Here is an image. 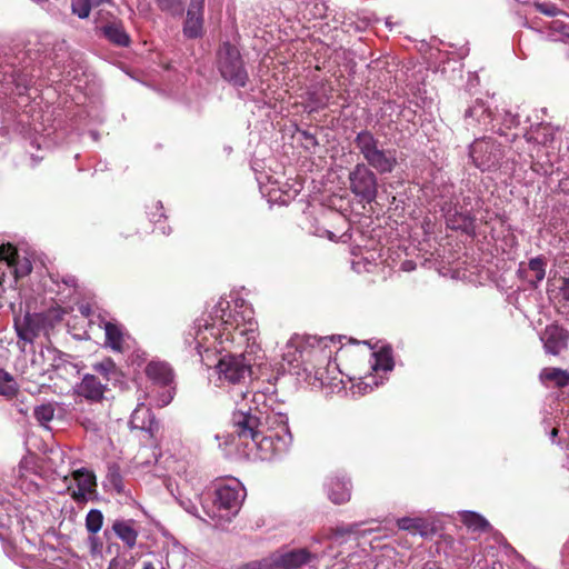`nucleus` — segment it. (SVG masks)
Returning a JSON list of instances; mask_svg holds the SVG:
<instances>
[{
    "instance_id": "f257e3e1",
    "label": "nucleus",
    "mask_w": 569,
    "mask_h": 569,
    "mask_svg": "<svg viewBox=\"0 0 569 569\" xmlns=\"http://www.w3.org/2000/svg\"><path fill=\"white\" fill-rule=\"evenodd\" d=\"M210 319H199L192 328L194 348L202 355V349L220 352L231 348L243 350L240 355H227L216 365V373L221 386L242 385L251 376V367L260 351L258 342V322L250 306L220 299L213 307Z\"/></svg>"
},
{
    "instance_id": "f03ea898",
    "label": "nucleus",
    "mask_w": 569,
    "mask_h": 569,
    "mask_svg": "<svg viewBox=\"0 0 569 569\" xmlns=\"http://www.w3.org/2000/svg\"><path fill=\"white\" fill-rule=\"evenodd\" d=\"M232 441L244 447L243 452L251 455L259 452L261 459H270L272 456L286 450L291 436L288 426L282 422L280 431L266 433L261 421V412L258 410L244 411L238 409L232 416Z\"/></svg>"
},
{
    "instance_id": "7ed1b4c3",
    "label": "nucleus",
    "mask_w": 569,
    "mask_h": 569,
    "mask_svg": "<svg viewBox=\"0 0 569 569\" xmlns=\"http://www.w3.org/2000/svg\"><path fill=\"white\" fill-rule=\"evenodd\" d=\"M355 144L367 161V166L373 168L378 173H390L396 168L397 151L383 149L380 141L369 130L360 131L355 139Z\"/></svg>"
},
{
    "instance_id": "20e7f679",
    "label": "nucleus",
    "mask_w": 569,
    "mask_h": 569,
    "mask_svg": "<svg viewBox=\"0 0 569 569\" xmlns=\"http://www.w3.org/2000/svg\"><path fill=\"white\" fill-rule=\"evenodd\" d=\"M214 497L218 512L206 511L207 516L212 519H230L240 510L246 498V489L239 480L232 478L217 485Z\"/></svg>"
},
{
    "instance_id": "39448f33",
    "label": "nucleus",
    "mask_w": 569,
    "mask_h": 569,
    "mask_svg": "<svg viewBox=\"0 0 569 569\" xmlns=\"http://www.w3.org/2000/svg\"><path fill=\"white\" fill-rule=\"evenodd\" d=\"M218 58L222 78L234 87H244L248 81V73L243 67L239 50L229 42H226L220 47Z\"/></svg>"
},
{
    "instance_id": "423d86ee",
    "label": "nucleus",
    "mask_w": 569,
    "mask_h": 569,
    "mask_svg": "<svg viewBox=\"0 0 569 569\" xmlns=\"http://www.w3.org/2000/svg\"><path fill=\"white\" fill-rule=\"evenodd\" d=\"M349 190L360 202L371 203L378 194L376 173L366 164L357 163L348 176Z\"/></svg>"
},
{
    "instance_id": "0eeeda50",
    "label": "nucleus",
    "mask_w": 569,
    "mask_h": 569,
    "mask_svg": "<svg viewBox=\"0 0 569 569\" xmlns=\"http://www.w3.org/2000/svg\"><path fill=\"white\" fill-rule=\"evenodd\" d=\"M470 157L479 169L483 171L490 170L499 164L502 158V150L495 141L480 139L471 144Z\"/></svg>"
},
{
    "instance_id": "6e6552de",
    "label": "nucleus",
    "mask_w": 569,
    "mask_h": 569,
    "mask_svg": "<svg viewBox=\"0 0 569 569\" xmlns=\"http://www.w3.org/2000/svg\"><path fill=\"white\" fill-rule=\"evenodd\" d=\"M373 361L371 363V369L375 375H369L365 377L359 383L353 386L355 393L365 395L368 391H372L375 387H378L379 382L377 380V375L380 371L388 372L393 368V362L390 355L387 351H381L372 355Z\"/></svg>"
},
{
    "instance_id": "1a4fd4ad",
    "label": "nucleus",
    "mask_w": 569,
    "mask_h": 569,
    "mask_svg": "<svg viewBox=\"0 0 569 569\" xmlns=\"http://www.w3.org/2000/svg\"><path fill=\"white\" fill-rule=\"evenodd\" d=\"M274 569H299L317 559L316 553H311L305 548L292 549L288 551H277L271 553Z\"/></svg>"
},
{
    "instance_id": "9d476101",
    "label": "nucleus",
    "mask_w": 569,
    "mask_h": 569,
    "mask_svg": "<svg viewBox=\"0 0 569 569\" xmlns=\"http://www.w3.org/2000/svg\"><path fill=\"white\" fill-rule=\"evenodd\" d=\"M42 328L43 318L39 313L28 312L22 319H16L14 329L19 338L18 345L20 346L21 341L23 343H33L36 338L40 335Z\"/></svg>"
},
{
    "instance_id": "9b49d317",
    "label": "nucleus",
    "mask_w": 569,
    "mask_h": 569,
    "mask_svg": "<svg viewBox=\"0 0 569 569\" xmlns=\"http://www.w3.org/2000/svg\"><path fill=\"white\" fill-rule=\"evenodd\" d=\"M203 8L204 0H191L187 10L183 24V34L189 39H196L203 32Z\"/></svg>"
},
{
    "instance_id": "f8f14e48",
    "label": "nucleus",
    "mask_w": 569,
    "mask_h": 569,
    "mask_svg": "<svg viewBox=\"0 0 569 569\" xmlns=\"http://www.w3.org/2000/svg\"><path fill=\"white\" fill-rule=\"evenodd\" d=\"M72 476L77 483V489L68 488L72 499L77 502L87 501L89 496L96 491V476L84 468L73 471Z\"/></svg>"
},
{
    "instance_id": "ddd939ff",
    "label": "nucleus",
    "mask_w": 569,
    "mask_h": 569,
    "mask_svg": "<svg viewBox=\"0 0 569 569\" xmlns=\"http://www.w3.org/2000/svg\"><path fill=\"white\" fill-rule=\"evenodd\" d=\"M540 339L546 352L557 356L568 346L569 333L563 328L551 325L541 333Z\"/></svg>"
},
{
    "instance_id": "4468645a",
    "label": "nucleus",
    "mask_w": 569,
    "mask_h": 569,
    "mask_svg": "<svg viewBox=\"0 0 569 569\" xmlns=\"http://www.w3.org/2000/svg\"><path fill=\"white\" fill-rule=\"evenodd\" d=\"M493 122V117L490 110L486 107L485 102L477 99L465 111V123L468 129H488Z\"/></svg>"
},
{
    "instance_id": "2eb2a0df",
    "label": "nucleus",
    "mask_w": 569,
    "mask_h": 569,
    "mask_svg": "<svg viewBox=\"0 0 569 569\" xmlns=\"http://www.w3.org/2000/svg\"><path fill=\"white\" fill-rule=\"evenodd\" d=\"M107 390V383L99 380L96 375L86 373L81 382L77 385L76 392L92 402H99L103 399Z\"/></svg>"
},
{
    "instance_id": "dca6fc26",
    "label": "nucleus",
    "mask_w": 569,
    "mask_h": 569,
    "mask_svg": "<svg viewBox=\"0 0 569 569\" xmlns=\"http://www.w3.org/2000/svg\"><path fill=\"white\" fill-rule=\"evenodd\" d=\"M130 426L132 429L147 431L151 437H153L159 429V425L154 420L151 410L143 405H139L132 412Z\"/></svg>"
},
{
    "instance_id": "f3484780",
    "label": "nucleus",
    "mask_w": 569,
    "mask_h": 569,
    "mask_svg": "<svg viewBox=\"0 0 569 569\" xmlns=\"http://www.w3.org/2000/svg\"><path fill=\"white\" fill-rule=\"evenodd\" d=\"M327 487L328 497L333 503L340 505L349 501L351 496L350 486L345 479H340L338 477L330 478Z\"/></svg>"
},
{
    "instance_id": "a211bd4d",
    "label": "nucleus",
    "mask_w": 569,
    "mask_h": 569,
    "mask_svg": "<svg viewBox=\"0 0 569 569\" xmlns=\"http://www.w3.org/2000/svg\"><path fill=\"white\" fill-rule=\"evenodd\" d=\"M519 122L518 113H515L509 109H502L493 117V122L490 124V128L500 136H507L506 129L510 130L516 128Z\"/></svg>"
},
{
    "instance_id": "6ab92c4d",
    "label": "nucleus",
    "mask_w": 569,
    "mask_h": 569,
    "mask_svg": "<svg viewBox=\"0 0 569 569\" xmlns=\"http://www.w3.org/2000/svg\"><path fill=\"white\" fill-rule=\"evenodd\" d=\"M146 375L153 382L167 386L172 381L173 373L168 363L161 361H151L146 367Z\"/></svg>"
},
{
    "instance_id": "aec40b11",
    "label": "nucleus",
    "mask_w": 569,
    "mask_h": 569,
    "mask_svg": "<svg viewBox=\"0 0 569 569\" xmlns=\"http://www.w3.org/2000/svg\"><path fill=\"white\" fill-rule=\"evenodd\" d=\"M112 529L128 548L131 549L136 546L138 531L134 529L132 520H117L113 522Z\"/></svg>"
},
{
    "instance_id": "412c9836",
    "label": "nucleus",
    "mask_w": 569,
    "mask_h": 569,
    "mask_svg": "<svg viewBox=\"0 0 569 569\" xmlns=\"http://www.w3.org/2000/svg\"><path fill=\"white\" fill-rule=\"evenodd\" d=\"M92 370L106 381L104 383H116L120 380V371L111 358L93 363Z\"/></svg>"
},
{
    "instance_id": "4be33fe9",
    "label": "nucleus",
    "mask_w": 569,
    "mask_h": 569,
    "mask_svg": "<svg viewBox=\"0 0 569 569\" xmlns=\"http://www.w3.org/2000/svg\"><path fill=\"white\" fill-rule=\"evenodd\" d=\"M539 378L543 383L550 382L558 388L566 387L569 385V371L560 368H543L540 371Z\"/></svg>"
},
{
    "instance_id": "5701e85b",
    "label": "nucleus",
    "mask_w": 569,
    "mask_h": 569,
    "mask_svg": "<svg viewBox=\"0 0 569 569\" xmlns=\"http://www.w3.org/2000/svg\"><path fill=\"white\" fill-rule=\"evenodd\" d=\"M292 339L302 342L299 347V358H302L305 362H310L313 356L321 351L320 340L317 337L296 335Z\"/></svg>"
},
{
    "instance_id": "b1692460",
    "label": "nucleus",
    "mask_w": 569,
    "mask_h": 569,
    "mask_svg": "<svg viewBox=\"0 0 569 569\" xmlns=\"http://www.w3.org/2000/svg\"><path fill=\"white\" fill-rule=\"evenodd\" d=\"M104 36L114 44L128 46L130 38L119 22H112L103 27Z\"/></svg>"
},
{
    "instance_id": "393cba45",
    "label": "nucleus",
    "mask_w": 569,
    "mask_h": 569,
    "mask_svg": "<svg viewBox=\"0 0 569 569\" xmlns=\"http://www.w3.org/2000/svg\"><path fill=\"white\" fill-rule=\"evenodd\" d=\"M301 341L293 340L292 338L286 343L284 351L282 355V359L291 367L299 368L302 363H305L302 358H299V347H301Z\"/></svg>"
},
{
    "instance_id": "a878e982",
    "label": "nucleus",
    "mask_w": 569,
    "mask_h": 569,
    "mask_svg": "<svg viewBox=\"0 0 569 569\" xmlns=\"http://www.w3.org/2000/svg\"><path fill=\"white\" fill-rule=\"evenodd\" d=\"M104 331L107 345L113 350L120 351L123 342V333L121 329L111 322H106Z\"/></svg>"
},
{
    "instance_id": "bb28decb",
    "label": "nucleus",
    "mask_w": 569,
    "mask_h": 569,
    "mask_svg": "<svg viewBox=\"0 0 569 569\" xmlns=\"http://www.w3.org/2000/svg\"><path fill=\"white\" fill-rule=\"evenodd\" d=\"M461 521L473 531H486L490 527L483 517L472 511H465L461 515Z\"/></svg>"
},
{
    "instance_id": "cd10ccee",
    "label": "nucleus",
    "mask_w": 569,
    "mask_h": 569,
    "mask_svg": "<svg viewBox=\"0 0 569 569\" xmlns=\"http://www.w3.org/2000/svg\"><path fill=\"white\" fill-rule=\"evenodd\" d=\"M17 392L18 386L13 377L3 370H0V395L11 398L16 396Z\"/></svg>"
},
{
    "instance_id": "c85d7f7f",
    "label": "nucleus",
    "mask_w": 569,
    "mask_h": 569,
    "mask_svg": "<svg viewBox=\"0 0 569 569\" xmlns=\"http://www.w3.org/2000/svg\"><path fill=\"white\" fill-rule=\"evenodd\" d=\"M103 523V515L98 509H91L86 516V528L91 533H97Z\"/></svg>"
},
{
    "instance_id": "c756f323",
    "label": "nucleus",
    "mask_w": 569,
    "mask_h": 569,
    "mask_svg": "<svg viewBox=\"0 0 569 569\" xmlns=\"http://www.w3.org/2000/svg\"><path fill=\"white\" fill-rule=\"evenodd\" d=\"M34 418L41 425L50 422L54 417V408L51 403H43L34 408Z\"/></svg>"
},
{
    "instance_id": "7c9ffc66",
    "label": "nucleus",
    "mask_w": 569,
    "mask_h": 569,
    "mask_svg": "<svg viewBox=\"0 0 569 569\" xmlns=\"http://www.w3.org/2000/svg\"><path fill=\"white\" fill-rule=\"evenodd\" d=\"M90 0H71V9L79 18L84 19L90 13Z\"/></svg>"
},
{
    "instance_id": "2f4dec72",
    "label": "nucleus",
    "mask_w": 569,
    "mask_h": 569,
    "mask_svg": "<svg viewBox=\"0 0 569 569\" xmlns=\"http://www.w3.org/2000/svg\"><path fill=\"white\" fill-rule=\"evenodd\" d=\"M535 8L542 14L548 17H557L559 14H563V11L557 8L553 3L550 2H537L535 3Z\"/></svg>"
},
{
    "instance_id": "473e14b6",
    "label": "nucleus",
    "mask_w": 569,
    "mask_h": 569,
    "mask_svg": "<svg viewBox=\"0 0 569 569\" xmlns=\"http://www.w3.org/2000/svg\"><path fill=\"white\" fill-rule=\"evenodd\" d=\"M529 269L533 272L536 281H541L545 278V262L541 258H533L529 261Z\"/></svg>"
},
{
    "instance_id": "72a5a7b5",
    "label": "nucleus",
    "mask_w": 569,
    "mask_h": 569,
    "mask_svg": "<svg viewBox=\"0 0 569 569\" xmlns=\"http://www.w3.org/2000/svg\"><path fill=\"white\" fill-rule=\"evenodd\" d=\"M241 569H274L272 555L261 560H254L248 562L241 567Z\"/></svg>"
},
{
    "instance_id": "f704fd0d",
    "label": "nucleus",
    "mask_w": 569,
    "mask_h": 569,
    "mask_svg": "<svg viewBox=\"0 0 569 569\" xmlns=\"http://www.w3.org/2000/svg\"><path fill=\"white\" fill-rule=\"evenodd\" d=\"M157 2L162 10L169 11L173 14H180L182 12L181 0H157Z\"/></svg>"
},
{
    "instance_id": "c9c22d12",
    "label": "nucleus",
    "mask_w": 569,
    "mask_h": 569,
    "mask_svg": "<svg viewBox=\"0 0 569 569\" xmlns=\"http://www.w3.org/2000/svg\"><path fill=\"white\" fill-rule=\"evenodd\" d=\"M397 525H398L399 529H401V530L415 531L421 527V520L415 519V518H409V517H403V518L398 519Z\"/></svg>"
},
{
    "instance_id": "e433bc0d",
    "label": "nucleus",
    "mask_w": 569,
    "mask_h": 569,
    "mask_svg": "<svg viewBox=\"0 0 569 569\" xmlns=\"http://www.w3.org/2000/svg\"><path fill=\"white\" fill-rule=\"evenodd\" d=\"M77 421L87 431H98L99 430L98 423L93 419H91L89 417H86V416L78 417Z\"/></svg>"
},
{
    "instance_id": "4c0bfd02",
    "label": "nucleus",
    "mask_w": 569,
    "mask_h": 569,
    "mask_svg": "<svg viewBox=\"0 0 569 569\" xmlns=\"http://www.w3.org/2000/svg\"><path fill=\"white\" fill-rule=\"evenodd\" d=\"M178 501L180 503V506L189 513L193 515V516H198V509L194 505V502L190 499V498H184L182 496H180V498H178Z\"/></svg>"
},
{
    "instance_id": "58836bf2",
    "label": "nucleus",
    "mask_w": 569,
    "mask_h": 569,
    "mask_svg": "<svg viewBox=\"0 0 569 569\" xmlns=\"http://www.w3.org/2000/svg\"><path fill=\"white\" fill-rule=\"evenodd\" d=\"M358 525H352L348 528H337L332 531L331 537H342L345 535L352 533L357 530Z\"/></svg>"
},
{
    "instance_id": "ea45409f",
    "label": "nucleus",
    "mask_w": 569,
    "mask_h": 569,
    "mask_svg": "<svg viewBox=\"0 0 569 569\" xmlns=\"http://www.w3.org/2000/svg\"><path fill=\"white\" fill-rule=\"evenodd\" d=\"M551 29L555 31L560 32L561 34L569 36V32L567 30V26L563 24L560 20H555L551 23Z\"/></svg>"
},
{
    "instance_id": "a19ab883",
    "label": "nucleus",
    "mask_w": 569,
    "mask_h": 569,
    "mask_svg": "<svg viewBox=\"0 0 569 569\" xmlns=\"http://www.w3.org/2000/svg\"><path fill=\"white\" fill-rule=\"evenodd\" d=\"M560 295L565 300L569 301V278L562 280V284L560 287Z\"/></svg>"
},
{
    "instance_id": "79ce46f5",
    "label": "nucleus",
    "mask_w": 569,
    "mask_h": 569,
    "mask_svg": "<svg viewBox=\"0 0 569 569\" xmlns=\"http://www.w3.org/2000/svg\"><path fill=\"white\" fill-rule=\"evenodd\" d=\"M422 569H442L440 566H437L436 563H426Z\"/></svg>"
},
{
    "instance_id": "37998d69",
    "label": "nucleus",
    "mask_w": 569,
    "mask_h": 569,
    "mask_svg": "<svg viewBox=\"0 0 569 569\" xmlns=\"http://www.w3.org/2000/svg\"><path fill=\"white\" fill-rule=\"evenodd\" d=\"M142 569H156L154 565L150 561L143 562Z\"/></svg>"
},
{
    "instance_id": "c03bdc74",
    "label": "nucleus",
    "mask_w": 569,
    "mask_h": 569,
    "mask_svg": "<svg viewBox=\"0 0 569 569\" xmlns=\"http://www.w3.org/2000/svg\"><path fill=\"white\" fill-rule=\"evenodd\" d=\"M327 98L325 100H317L315 101V103L317 104V107H325L327 104Z\"/></svg>"
},
{
    "instance_id": "a18cd8bd",
    "label": "nucleus",
    "mask_w": 569,
    "mask_h": 569,
    "mask_svg": "<svg viewBox=\"0 0 569 569\" xmlns=\"http://www.w3.org/2000/svg\"><path fill=\"white\" fill-rule=\"evenodd\" d=\"M171 399H172V396L169 393V395L167 396V398L162 400L161 406H166V405H168V403L170 402V400H171Z\"/></svg>"
},
{
    "instance_id": "49530a36",
    "label": "nucleus",
    "mask_w": 569,
    "mask_h": 569,
    "mask_svg": "<svg viewBox=\"0 0 569 569\" xmlns=\"http://www.w3.org/2000/svg\"><path fill=\"white\" fill-rule=\"evenodd\" d=\"M557 435H558V429H557V428H553V429L551 430V433H550L552 441L555 440V438L557 437Z\"/></svg>"
},
{
    "instance_id": "de8ad7c7",
    "label": "nucleus",
    "mask_w": 569,
    "mask_h": 569,
    "mask_svg": "<svg viewBox=\"0 0 569 569\" xmlns=\"http://www.w3.org/2000/svg\"><path fill=\"white\" fill-rule=\"evenodd\" d=\"M74 282L76 280L73 278H70L69 280L66 281V283L69 286H74Z\"/></svg>"
},
{
    "instance_id": "09e8293b",
    "label": "nucleus",
    "mask_w": 569,
    "mask_h": 569,
    "mask_svg": "<svg viewBox=\"0 0 569 569\" xmlns=\"http://www.w3.org/2000/svg\"><path fill=\"white\" fill-rule=\"evenodd\" d=\"M33 2L38 3V4H43L46 3L48 0H32Z\"/></svg>"
},
{
    "instance_id": "8fccbe9b",
    "label": "nucleus",
    "mask_w": 569,
    "mask_h": 569,
    "mask_svg": "<svg viewBox=\"0 0 569 569\" xmlns=\"http://www.w3.org/2000/svg\"><path fill=\"white\" fill-rule=\"evenodd\" d=\"M328 236H329L330 239H332L333 234H332V232L328 231Z\"/></svg>"
},
{
    "instance_id": "3c124183",
    "label": "nucleus",
    "mask_w": 569,
    "mask_h": 569,
    "mask_svg": "<svg viewBox=\"0 0 569 569\" xmlns=\"http://www.w3.org/2000/svg\"><path fill=\"white\" fill-rule=\"evenodd\" d=\"M194 497L200 500L198 492L194 493Z\"/></svg>"
},
{
    "instance_id": "603ef678",
    "label": "nucleus",
    "mask_w": 569,
    "mask_h": 569,
    "mask_svg": "<svg viewBox=\"0 0 569 569\" xmlns=\"http://www.w3.org/2000/svg\"><path fill=\"white\" fill-rule=\"evenodd\" d=\"M107 569H116V568H113L112 566H109Z\"/></svg>"
}]
</instances>
